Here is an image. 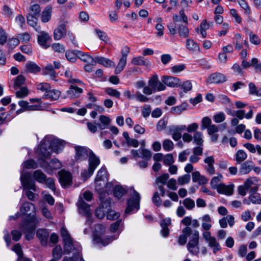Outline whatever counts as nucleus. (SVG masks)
Returning a JSON list of instances; mask_svg holds the SVG:
<instances>
[{
  "instance_id": "1",
  "label": "nucleus",
  "mask_w": 261,
  "mask_h": 261,
  "mask_svg": "<svg viewBox=\"0 0 261 261\" xmlns=\"http://www.w3.org/2000/svg\"><path fill=\"white\" fill-rule=\"evenodd\" d=\"M182 234L179 237L178 243L180 245H184L187 243V237L191 234V239L187 244L189 251L193 255H197L199 251L198 244L199 233L198 231L195 230L192 231L190 227H186L182 230Z\"/></svg>"
},
{
  "instance_id": "2",
  "label": "nucleus",
  "mask_w": 261,
  "mask_h": 261,
  "mask_svg": "<svg viewBox=\"0 0 261 261\" xmlns=\"http://www.w3.org/2000/svg\"><path fill=\"white\" fill-rule=\"evenodd\" d=\"M38 222V220L34 215L29 214L20 224L19 228L25 234L27 240L30 241L33 239Z\"/></svg>"
},
{
  "instance_id": "3",
  "label": "nucleus",
  "mask_w": 261,
  "mask_h": 261,
  "mask_svg": "<svg viewBox=\"0 0 261 261\" xmlns=\"http://www.w3.org/2000/svg\"><path fill=\"white\" fill-rule=\"evenodd\" d=\"M100 161L99 157L97 156L92 151L89 152L88 156V170H84L81 173L82 176L85 179H87L94 173L95 170L100 164Z\"/></svg>"
},
{
  "instance_id": "4",
  "label": "nucleus",
  "mask_w": 261,
  "mask_h": 261,
  "mask_svg": "<svg viewBox=\"0 0 261 261\" xmlns=\"http://www.w3.org/2000/svg\"><path fill=\"white\" fill-rule=\"evenodd\" d=\"M40 12L41 8L39 5L34 4L30 7L29 13L27 15V22L29 25L33 28H35L37 25Z\"/></svg>"
},
{
  "instance_id": "5",
  "label": "nucleus",
  "mask_w": 261,
  "mask_h": 261,
  "mask_svg": "<svg viewBox=\"0 0 261 261\" xmlns=\"http://www.w3.org/2000/svg\"><path fill=\"white\" fill-rule=\"evenodd\" d=\"M140 200V196L139 193L134 190L133 197L127 200V207L125 209V213L129 214L135 210H138L139 209Z\"/></svg>"
},
{
  "instance_id": "6",
  "label": "nucleus",
  "mask_w": 261,
  "mask_h": 261,
  "mask_svg": "<svg viewBox=\"0 0 261 261\" xmlns=\"http://www.w3.org/2000/svg\"><path fill=\"white\" fill-rule=\"evenodd\" d=\"M59 180L63 188H68L72 185V176L71 173L65 170L58 172Z\"/></svg>"
},
{
  "instance_id": "7",
  "label": "nucleus",
  "mask_w": 261,
  "mask_h": 261,
  "mask_svg": "<svg viewBox=\"0 0 261 261\" xmlns=\"http://www.w3.org/2000/svg\"><path fill=\"white\" fill-rule=\"evenodd\" d=\"M20 180L24 189L36 191V185L34 180L32 179L31 173L26 172L21 174Z\"/></svg>"
},
{
  "instance_id": "8",
  "label": "nucleus",
  "mask_w": 261,
  "mask_h": 261,
  "mask_svg": "<svg viewBox=\"0 0 261 261\" xmlns=\"http://www.w3.org/2000/svg\"><path fill=\"white\" fill-rule=\"evenodd\" d=\"M75 153L74 160L77 162H82L87 160L89 155L88 149L86 147L75 146L74 147Z\"/></svg>"
},
{
  "instance_id": "9",
  "label": "nucleus",
  "mask_w": 261,
  "mask_h": 261,
  "mask_svg": "<svg viewBox=\"0 0 261 261\" xmlns=\"http://www.w3.org/2000/svg\"><path fill=\"white\" fill-rule=\"evenodd\" d=\"M148 86L156 91H164L166 89V86L159 80L158 75L154 74L148 82Z\"/></svg>"
},
{
  "instance_id": "10",
  "label": "nucleus",
  "mask_w": 261,
  "mask_h": 261,
  "mask_svg": "<svg viewBox=\"0 0 261 261\" xmlns=\"http://www.w3.org/2000/svg\"><path fill=\"white\" fill-rule=\"evenodd\" d=\"M169 133L172 135L175 141H178L181 137V132L186 129V125H171L168 127Z\"/></svg>"
},
{
  "instance_id": "11",
  "label": "nucleus",
  "mask_w": 261,
  "mask_h": 261,
  "mask_svg": "<svg viewBox=\"0 0 261 261\" xmlns=\"http://www.w3.org/2000/svg\"><path fill=\"white\" fill-rule=\"evenodd\" d=\"M162 82L165 85L170 87H178L180 86V80L174 76L163 75Z\"/></svg>"
},
{
  "instance_id": "12",
  "label": "nucleus",
  "mask_w": 261,
  "mask_h": 261,
  "mask_svg": "<svg viewBox=\"0 0 261 261\" xmlns=\"http://www.w3.org/2000/svg\"><path fill=\"white\" fill-rule=\"evenodd\" d=\"M37 152L39 155V158L48 159L51 155L52 150L49 144L44 142L41 143Z\"/></svg>"
},
{
  "instance_id": "13",
  "label": "nucleus",
  "mask_w": 261,
  "mask_h": 261,
  "mask_svg": "<svg viewBox=\"0 0 261 261\" xmlns=\"http://www.w3.org/2000/svg\"><path fill=\"white\" fill-rule=\"evenodd\" d=\"M51 40V38L47 32L42 31L38 35L37 41L38 44L45 49L49 47L48 42Z\"/></svg>"
},
{
  "instance_id": "14",
  "label": "nucleus",
  "mask_w": 261,
  "mask_h": 261,
  "mask_svg": "<svg viewBox=\"0 0 261 261\" xmlns=\"http://www.w3.org/2000/svg\"><path fill=\"white\" fill-rule=\"evenodd\" d=\"M227 81L226 76L220 72L212 73L208 79V82L211 84H219Z\"/></svg>"
},
{
  "instance_id": "15",
  "label": "nucleus",
  "mask_w": 261,
  "mask_h": 261,
  "mask_svg": "<svg viewBox=\"0 0 261 261\" xmlns=\"http://www.w3.org/2000/svg\"><path fill=\"white\" fill-rule=\"evenodd\" d=\"M49 232L46 229H39L36 232V236L39 239L42 246H46L48 243Z\"/></svg>"
},
{
  "instance_id": "16",
  "label": "nucleus",
  "mask_w": 261,
  "mask_h": 261,
  "mask_svg": "<svg viewBox=\"0 0 261 261\" xmlns=\"http://www.w3.org/2000/svg\"><path fill=\"white\" fill-rule=\"evenodd\" d=\"M52 151L59 153V151L62 150L65 145V142L59 139H55L51 140L49 144Z\"/></svg>"
},
{
  "instance_id": "17",
  "label": "nucleus",
  "mask_w": 261,
  "mask_h": 261,
  "mask_svg": "<svg viewBox=\"0 0 261 261\" xmlns=\"http://www.w3.org/2000/svg\"><path fill=\"white\" fill-rule=\"evenodd\" d=\"M83 92V90L82 88L71 85L69 90L67 91V96L70 99L77 98L80 97Z\"/></svg>"
},
{
  "instance_id": "18",
  "label": "nucleus",
  "mask_w": 261,
  "mask_h": 261,
  "mask_svg": "<svg viewBox=\"0 0 261 261\" xmlns=\"http://www.w3.org/2000/svg\"><path fill=\"white\" fill-rule=\"evenodd\" d=\"M171 224V220L170 218H167L162 219L160 222V225L162 227L161 230V235L163 237H167L169 234V229L168 226Z\"/></svg>"
},
{
  "instance_id": "19",
  "label": "nucleus",
  "mask_w": 261,
  "mask_h": 261,
  "mask_svg": "<svg viewBox=\"0 0 261 261\" xmlns=\"http://www.w3.org/2000/svg\"><path fill=\"white\" fill-rule=\"evenodd\" d=\"M254 167V163L248 160L241 164L239 172L241 175L246 174L252 171Z\"/></svg>"
},
{
  "instance_id": "20",
  "label": "nucleus",
  "mask_w": 261,
  "mask_h": 261,
  "mask_svg": "<svg viewBox=\"0 0 261 261\" xmlns=\"http://www.w3.org/2000/svg\"><path fill=\"white\" fill-rule=\"evenodd\" d=\"M40 71V67L34 62L29 61L25 65L24 72L26 73L36 74Z\"/></svg>"
},
{
  "instance_id": "21",
  "label": "nucleus",
  "mask_w": 261,
  "mask_h": 261,
  "mask_svg": "<svg viewBox=\"0 0 261 261\" xmlns=\"http://www.w3.org/2000/svg\"><path fill=\"white\" fill-rule=\"evenodd\" d=\"M61 92L60 91L55 89L48 90L46 93L42 96L44 99H49L50 100H56L58 99L60 95Z\"/></svg>"
},
{
  "instance_id": "22",
  "label": "nucleus",
  "mask_w": 261,
  "mask_h": 261,
  "mask_svg": "<svg viewBox=\"0 0 261 261\" xmlns=\"http://www.w3.org/2000/svg\"><path fill=\"white\" fill-rule=\"evenodd\" d=\"M94 62L99 64H101L106 67L115 66V64L113 61L104 57H96L94 58Z\"/></svg>"
},
{
  "instance_id": "23",
  "label": "nucleus",
  "mask_w": 261,
  "mask_h": 261,
  "mask_svg": "<svg viewBox=\"0 0 261 261\" xmlns=\"http://www.w3.org/2000/svg\"><path fill=\"white\" fill-rule=\"evenodd\" d=\"M66 33V25L61 24L54 30V38L58 40L61 39Z\"/></svg>"
},
{
  "instance_id": "24",
  "label": "nucleus",
  "mask_w": 261,
  "mask_h": 261,
  "mask_svg": "<svg viewBox=\"0 0 261 261\" xmlns=\"http://www.w3.org/2000/svg\"><path fill=\"white\" fill-rule=\"evenodd\" d=\"M249 110L246 114H245V111L244 110L236 111L235 116L240 120L243 119L244 117L247 119H251L253 116V111L252 107H249Z\"/></svg>"
},
{
  "instance_id": "25",
  "label": "nucleus",
  "mask_w": 261,
  "mask_h": 261,
  "mask_svg": "<svg viewBox=\"0 0 261 261\" xmlns=\"http://www.w3.org/2000/svg\"><path fill=\"white\" fill-rule=\"evenodd\" d=\"M5 111V108H0V124H8L14 118L10 113L6 114Z\"/></svg>"
},
{
  "instance_id": "26",
  "label": "nucleus",
  "mask_w": 261,
  "mask_h": 261,
  "mask_svg": "<svg viewBox=\"0 0 261 261\" xmlns=\"http://www.w3.org/2000/svg\"><path fill=\"white\" fill-rule=\"evenodd\" d=\"M77 206L81 214L86 217H89L90 215L89 205L83 200L79 201Z\"/></svg>"
},
{
  "instance_id": "27",
  "label": "nucleus",
  "mask_w": 261,
  "mask_h": 261,
  "mask_svg": "<svg viewBox=\"0 0 261 261\" xmlns=\"http://www.w3.org/2000/svg\"><path fill=\"white\" fill-rule=\"evenodd\" d=\"M233 185L226 186L224 184H219L218 190H217L219 193L224 194L228 195H231L233 193Z\"/></svg>"
},
{
  "instance_id": "28",
  "label": "nucleus",
  "mask_w": 261,
  "mask_h": 261,
  "mask_svg": "<svg viewBox=\"0 0 261 261\" xmlns=\"http://www.w3.org/2000/svg\"><path fill=\"white\" fill-rule=\"evenodd\" d=\"M123 137L125 139L126 143L128 146L137 147L139 145L138 140L136 139L131 138L127 132H124L122 134Z\"/></svg>"
},
{
  "instance_id": "29",
  "label": "nucleus",
  "mask_w": 261,
  "mask_h": 261,
  "mask_svg": "<svg viewBox=\"0 0 261 261\" xmlns=\"http://www.w3.org/2000/svg\"><path fill=\"white\" fill-rule=\"evenodd\" d=\"M52 13V8L51 6H47L43 11L41 14V21L43 22H47L49 21L51 18Z\"/></svg>"
},
{
  "instance_id": "30",
  "label": "nucleus",
  "mask_w": 261,
  "mask_h": 261,
  "mask_svg": "<svg viewBox=\"0 0 261 261\" xmlns=\"http://www.w3.org/2000/svg\"><path fill=\"white\" fill-rule=\"evenodd\" d=\"M45 159L42 158H39L38 162L40 167L43 168L48 174H51L53 173L52 167L50 164L46 162Z\"/></svg>"
},
{
  "instance_id": "31",
  "label": "nucleus",
  "mask_w": 261,
  "mask_h": 261,
  "mask_svg": "<svg viewBox=\"0 0 261 261\" xmlns=\"http://www.w3.org/2000/svg\"><path fill=\"white\" fill-rule=\"evenodd\" d=\"M188 104L186 102H182L181 105L171 108L170 112L173 114H180L183 111L187 109Z\"/></svg>"
},
{
  "instance_id": "32",
  "label": "nucleus",
  "mask_w": 261,
  "mask_h": 261,
  "mask_svg": "<svg viewBox=\"0 0 261 261\" xmlns=\"http://www.w3.org/2000/svg\"><path fill=\"white\" fill-rule=\"evenodd\" d=\"M35 212V207L34 205L29 202H24L20 208V211L21 215H25L29 211Z\"/></svg>"
},
{
  "instance_id": "33",
  "label": "nucleus",
  "mask_w": 261,
  "mask_h": 261,
  "mask_svg": "<svg viewBox=\"0 0 261 261\" xmlns=\"http://www.w3.org/2000/svg\"><path fill=\"white\" fill-rule=\"evenodd\" d=\"M107 179V171L105 167H102L98 171L95 179V182L99 181H105Z\"/></svg>"
},
{
  "instance_id": "34",
  "label": "nucleus",
  "mask_w": 261,
  "mask_h": 261,
  "mask_svg": "<svg viewBox=\"0 0 261 261\" xmlns=\"http://www.w3.org/2000/svg\"><path fill=\"white\" fill-rule=\"evenodd\" d=\"M64 250L66 254H69L74 249L73 241L72 238L63 241Z\"/></svg>"
},
{
  "instance_id": "35",
  "label": "nucleus",
  "mask_w": 261,
  "mask_h": 261,
  "mask_svg": "<svg viewBox=\"0 0 261 261\" xmlns=\"http://www.w3.org/2000/svg\"><path fill=\"white\" fill-rule=\"evenodd\" d=\"M12 250L14 251L18 255L17 261H24L25 259H29L28 258L23 257V253L21 246L20 244L17 243L15 244L13 246Z\"/></svg>"
},
{
  "instance_id": "36",
  "label": "nucleus",
  "mask_w": 261,
  "mask_h": 261,
  "mask_svg": "<svg viewBox=\"0 0 261 261\" xmlns=\"http://www.w3.org/2000/svg\"><path fill=\"white\" fill-rule=\"evenodd\" d=\"M78 50H68L65 53V57L66 59L70 62H75L77 60Z\"/></svg>"
},
{
  "instance_id": "37",
  "label": "nucleus",
  "mask_w": 261,
  "mask_h": 261,
  "mask_svg": "<svg viewBox=\"0 0 261 261\" xmlns=\"http://www.w3.org/2000/svg\"><path fill=\"white\" fill-rule=\"evenodd\" d=\"M33 176L34 179L40 183H44L47 177L46 175L40 170L35 171Z\"/></svg>"
},
{
  "instance_id": "38",
  "label": "nucleus",
  "mask_w": 261,
  "mask_h": 261,
  "mask_svg": "<svg viewBox=\"0 0 261 261\" xmlns=\"http://www.w3.org/2000/svg\"><path fill=\"white\" fill-rule=\"evenodd\" d=\"M126 193L127 190L121 186H116L114 188V195L118 199L121 198L123 195L126 194Z\"/></svg>"
},
{
  "instance_id": "39",
  "label": "nucleus",
  "mask_w": 261,
  "mask_h": 261,
  "mask_svg": "<svg viewBox=\"0 0 261 261\" xmlns=\"http://www.w3.org/2000/svg\"><path fill=\"white\" fill-rule=\"evenodd\" d=\"M234 156L237 163L241 164L247 159V154L244 150L240 149L237 151Z\"/></svg>"
},
{
  "instance_id": "40",
  "label": "nucleus",
  "mask_w": 261,
  "mask_h": 261,
  "mask_svg": "<svg viewBox=\"0 0 261 261\" xmlns=\"http://www.w3.org/2000/svg\"><path fill=\"white\" fill-rule=\"evenodd\" d=\"M42 73L44 75H49L52 79L55 78L57 75L54 68L51 64H48L43 68Z\"/></svg>"
},
{
  "instance_id": "41",
  "label": "nucleus",
  "mask_w": 261,
  "mask_h": 261,
  "mask_svg": "<svg viewBox=\"0 0 261 261\" xmlns=\"http://www.w3.org/2000/svg\"><path fill=\"white\" fill-rule=\"evenodd\" d=\"M52 253L53 258L58 260H60L63 255V250L61 246L60 245H57L53 249Z\"/></svg>"
},
{
  "instance_id": "42",
  "label": "nucleus",
  "mask_w": 261,
  "mask_h": 261,
  "mask_svg": "<svg viewBox=\"0 0 261 261\" xmlns=\"http://www.w3.org/2000/svg\"><path fill=\"white\" fill-rule=\"evenodd\" d=\"M139 151L141 158L146 161H149L151 159L152 153L149 150L141 147L139 149Z\"/></svg>"
},
{
  "instance_id": "43",
  "label": "nucleus",
  "mask_w": 261,
  "mask_h": 261,
  "mask_svg": "<svg viewBox=\"0 0 261 261\" xmlns=\"http://www.w3.org/2000/svg\"><path fill=\"white\" fill-rule=\"evenodd\" d=\"M203 134L200 132H196L193 137V143L198 145L202 146L203 140L202 139Z\"/></svg>"
},
{
  "instance_id": "44",
  "label": "nucleus",
  "mask_w": 261,
  "mask_h": 261,
  "mask_svg": "<svg viewBox=\"0 0 261 261\" xmlns=\"http://www.w3.org/2000/svg\"><path fill=\"white\" fill-rule=\"evenodd\" d=\"M186 47L190 51H199L200 48L198 44L192 39H187L186 41Z\"/></svg>"
},
{
  "instance_id": "45",
  "label": "nucleus",
  "mask_w": 261,
  "mask_h": 261,
  "mask_svg": "<svg viewBox=\"0 0 261 261\" xmlns=\"http://www.w3.org/2000/svg\"><path fill=\"white\" fill-rule=\"evenodd\" d=\"M169 177V175L168 173L163 174L155 179L154 184L156 185L159 184L166 185Z\"/></svg>"
},
{
  "instance_id": "46",
  "label": "nucleus",
  "mask_w": 261,
  "mask_h": 261,
  "mask_svg": "<svg viewBox=\"0 0 261 261\" xmlns=\"http://www.w3.org/2000/svg\"><path fill=\"white\" fill-rule=\"evenodd\" d=\"M179 35L183 38H187L189 36V30L186 25L179 24L178 27Z\"/></svg>"
},
{
  "instance_id": "47",
  "label": "nucleus",
  "mask_w": 261,
  "mask_h": 261,
  "mask_svg": "<svg viewBox=\"0 0 261 261\" xmlns=\"http://www.w3.org/2000/svg\"><path fill=\"white\" fill-rule=\"evenodd\" d=\"M127 59L121 58L118 65L116 67L115 73L118 74L120 73L124 68L126 64Z\"/></svg>"
},
{
  "instance_id": "48",
  "label": "nucleus",
  "mask_w": 261,
  "mask_h": 261,
  "mask_svg": "<svg viewBox=\"0 0 261 261\" xmlns=\"http://www.w3.org/2000/svg\"><path fill=\"white\" fill-rule=\"evenodd\" d=\"M65 76L68 78V82L71 84L79 83L83 84V82L79 79L72 78V73L69 70H66L65 72Z\"/></svg>"
},
{
  "instance_id": "49",
  "label": "nucleus",
  "mask_w": 261,
  "mask_h": 261,
  "mask_svg": "<svg viewBox=\"0 0 261 261\" xmlns=\"http://www.w3.org/2000/svg\"><path fill=\"white\" fill-rule=\"evenodd\" d=\"M77 53L78 54L77 58H79L82 61L84 62H88L90 61V60L94 61V58H93L88 54H85L83 52L80 50H78Z\"/></svg>"
},
{
  "instance_id": "50",
  "label": "nucleus",
  "mask_w": 261,
  "mask_h": 261,
  "mask_svg": "<svg viewBox=\"0 0 261 261\" xmlns=\"http://www.w3.org/2000/svg\"><path fill=\"white\" fill-rule=\"evenodd\" d=\"M105 91L107 94L111 96H113L118 99L120 97V93L116 89L108 87L105 89Z\"/></svg>"
},
{
  "instance_id": "51",
  "label": "nucleus",
  "mask_w": 261,
  "mask_h": 261,
  "mask_svg": "<svg viewBox=\"0 0 261 261\" xmlns=\"http://www.w3.org/2000/svg\"><path fill=\"white\" fill-rule=\"evenodd\" d=\"M23 167L27 169H36L38 165L34 160L30 159L23 163Z\"/></svg>"
},
{
  "instance_id": "52",
  "label": "nucleus",
  "mask_w": 261,
  "mask_h": 261,
  "mask_svg": "<svg viewBox=\"0 0 261 261\" xmlns=\"http://www.w3.org/2000/svg\"><path fill=\"white\" fill-rule=\"evenodd\" d=\"M163 147L165 150L169 151L172 150L174 148V144L173 142L169 140H165L163 142Z\"/></svg>"
},
{
  "instance_id": "53",
  "label": "nucleus",
  "mask_w": 261,
  "mask_h": 261,
  "mask_svg": "<svg viewBox=\"0 0 261 261\" xmlns=\"http://www.w3.org/2000/svg\"><path fill=\"white\" fill-rule=\"evenodd\" d=\"M25 78L22 75H19L16 77L14 84L15 89L20 87L24 82Z\"/></svg>"
},
{
  "instance_id": "54",
  "label": "nucleus",
  "mask_w": 261,
  "mask_h": 261,
  "mask_svg": "<svg viewBox=\"0 0 261 261\" xmlns=\"http://www.w3.org/2000/svg\"><path fill=\"white\" fill-rule=\"evenodd\" d=\"M249 200L253 204H260L261 198L259 194H251L249 197Z\"/></svg>"
},
{
  "instance_id": "55",
  "label": "nucleus",
  "mask_w": 261,
  "mask_h": 261,
  "mask_svg": "<svg viewBox=\"0 0 261 261\" xmlns=\"http://www.w3.org/2000/svg\"><path fill=\"white\" fill-rule=\"evenodd\" d=\"M222 177V176L220 175L219 176H214L212 178L211 181V185L213 189L218 190L219 184V182L220 181V179Z\"/></svg>"
},
{
  "instance_id": "56",
  "label": "nucleus",
  "mask_w": 261,
  "mask_h": 261,
  "mask_svg": "<svg viewBox=\"0 0 261 261\" xmlns=\"http://www.w3.org/2000/svg\"><path fill=\"white\" fill-rule=\"evenodd\" d=\"M29 94V90L26 87H23L16 92V96L18 98H23L27 96Z\"/></svg>"
},
{
  "instance_id": "57",
  "label": "nucleus",
  "mask_w": 261,
  "mask_h": 261,
  "mask_svg": "<svg viewBox=\"0 0 261 261\" xmlns=\"http://www.w3.org/2000/svg\"><path fill=\"white\" fill-rule=\"evenodd\" d=\"M152 202L156 206L159 207L162 205V199L159 196V194L158 192H155L153 193V196L152 197Z\"/></svg>"
},
{
  "instance_id": "58",
  "label": "nucleus",
  "mask_w": 261,
  "mask_h": 261,
  "mask_svg": "<svg viewBox=\"0 0 261 261\" xmlns=\"http://www.w3.org/2000/svg\"><path fill=\"white\" fill-rule=\"evenodd\" d=\"M183 204L188 210H191L195 207V202L190 198H186L183 201Z\"/></svg>"
},
{
  "instance_id": "59",
  "label": "nucleus",
  "mask_w": 261,
  "mask_h": 261,
  "mask_svg": "<svg viewBox=\"0 0 261 261\" xmlns=\"http://www.w3.org/2000/svg\"><path fill=\"white\" fill-rule=\"evenodd\" d=\"M174 162V160L172 154L168 153L164 156L163 162L165 165L169 166L173 164Z\"/></svg>"
},
{
  "instance_id": "60",
  "label": "nucleus",
  "mask_w": 261,
  "mask_h": 261,
  "mask_svg": "<svg viewBox=\"0 0 261 261\" xmlns=\"http://www.w3.org/2000/svg\"><path fill=\"white\" fill-rule=\"evenodd\" d=\"M50 88V85L47 83H41L37 85V89L44 92L46 93L48 90Z\"/></svg>"
},
{
  "instance_id": "61",
  "label": "nucleus",
  "mask_w": 261,
  "mask_h": 261,
  "mask_svg": "<svg viewBox=\"0 0 261 261\" xmlns=\"http://www.w3.org/2000/svg\"><path fill=\"white\" fill-rule=\"evenodd\" d=\"M107 213V211L102 208V206H99L95 210V216L99 219H103L106 214Z\"/></svg>"
},
{
  "instance_id": "62",
  "label": "nucleus",
  "mask_w": 261,
  "mask_h": 261,
  "mask_svg": "<svg viewBox=\"0 0 261 261\" xmlns=\"http://www.w3.org/2000/svg\"><path fill=\"white\" fill-rule=\"evenodd\" d=\"M180 86L185 93L190 91L192 89V83L189 81H185L182 84H180Z\"/></svg>"
},
{
  "instance_id": "63",
  "label": "nucleus",
  "mask_w": 261,
  "mask_h": 261,
  "mask_svg": "<svg viewBox=\"0 0 261 261\" xmlns=\"http://www.w3.org/2000/svg\"><path fill=\"white\" fill-rule=\"evenodd\" d=\"M190 178L191 177L190 174H186L183 176H179L178 178V182L179 185H183L185 184H188L189 182Z\"/></svg>"
},
{
  "instance_id": "64",
  "label": "nucleus",
  "mask_w": 261,
  "mask_h": 261,
  "mask_svg": "<svg viewBox=\"0 0 261 261\" xmlns=\"http://www.w3.org/2000/svg\"><path fill=\"white\" fill-rule=\"evenodd\" d=\"M252 66L254 67L255 72H261V63H258L257 58H254L252 59Z\"/></svg>"
}]
</instances>
